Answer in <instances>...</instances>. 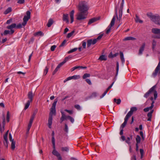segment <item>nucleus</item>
<instances>
[{"label":"nucleus","mask_w":160,"mask_h":160,"mask_svg":"<svg viewBox=\"0 0 160 160\" xmlns=\"http://www.w3.org/2000/svg\"><path fill=\"white\" fill-rule=\"evenodd\" d=\"M77 7L79 11L84 14H86V15H87L89 7L87 2L85 1H81L79 2Z\"/></svg>","instance_id":"obj_1"},{"label":"nucleus","mask_w":160,"mask_h":160,"mask_svg":"<svg viewBox=\"0 0 160 160\" xmlns=\"http://www.w3.org/2000/svg\"><path fill=\"white\" fill-rule=\"evenodd\" d=\"M146 15L154 23L160 25V17L159 15H154L152 12H148Z\"/></svg>","instance_id":"obj_2"},{"label":"nucleus","mask_w":160,"mask_h":160,"mask_svg":"<svg viewBox=\"0 0 160 160\" xmlns=\"http://www.w3.org/2000/svg\"><path fill=\"white\" fill-rule=\"evenodd\" d=\"M156 88V85H155L151 88L149 91L147 92L144 95V97L147 98L149 95L152 92L154 93V99L156 100L157 98L158 93L157 91L155 90Z\"/></svg>","instance_id":"obj_3"},{"label":"nucleus","mask_w":160,"mask_h":160,"mask_svg":"<svg viewBox=\"0 0 160 160\" xmlns=\"http://www.w3.org/2000/svg\"><path fill=\"white\" fill-rule=\"evenodd\" d=\"M56 113L55 108L52 107L50 109V112L49 114V118L48 119V125L49 128H51V125L52 123V114H55Z\"/></svg>","instance_id":"obj_4"},{"label":"nucleus","mask_w":160,"mask_h":160,"mask_svg":"<svg viewBox=\"0 0 160 160\" xmlns=\"http://www.w3.org/2000/svg\"><path fill=\"white\" fill-rule=\"evenodd\" d=\"M61 112L62 114V117L60 118V123H62L63 121L66 120L67 119H69L72 123L74 122V118L70 116H66L64 112L63 111H61Z\"/></svg>","instance_id":"obj_5"},{"label":"nucleus","mask_w":160,"mask_h":160,"mask_svg":"<svg viewBox=\"0 0 160 160\" xmlns=\"http://www.w3.org/2000/svg\"><path fill=\"white\" fill-rule=\"evenodd\" d=\"M124 2L122 1V2L120 4V6L119 10V17L117 16V19L119 21V24L118 27H119L122 24V22H120V21L121 19L122 15V11L123 9V7L124 6Z\"/></svg>","instance_id":"obj_6"},{"label":"nucleus","mask_w":160,"mask_h":160,"mask_svg":"<svg viewBox=\"0 0 160 160\" xmlns=\"http://www.w3.org/2000/svg\"><path fill=\"white\" fill-rule=\"evenodd\" d=\"M26 15H25L23 19V22L22 23V25L23 26H25L29 19L30 18L31 12L29 11H27L26 12Z\"/></svg>","instance_id":"obj_7"},{"label":"nucleus","mask_w":160,"mask_h":160,"mask_svg":"<svg viewBox=\"0 0 160 160\" xmlns=\"http://www.w3.org/2000/svg\"><path fill=\"white\" fill-rule=\"evenodd\" d=\"M152 32L154 34H158L154 37V38L160 39V29L152 28Z\"/></svg>","instance_id":"obj_8"},{"label":"nucleus","mask_w":160,"mask_h":160,"mask_svg":"<svg viewBox=\"0 0 160 160\" xmlns=\"http://www.w3.org/2000/svg\"><path fill=\"white\" fill-rule=\"evenodd\" d=\"M159 71V73L160 74V62H159L156 68L155 71L152 74V75L154 77H155L157 75V73Z\"/></svg>","instance_id":"obj_9"},{"label":"nucleus","mask_w":160,"mask_h":160,"mask_svg":"<svg viewBox=\"0 0 160 160\" xmlns=\"http://www.w3.org/2000/svg\"><path fill=\"white\" fill-rule=\"evenodd\" d=\"M137 109L136 107H132L130 109V111L128 113L126 116L129 118L132 115L133 112L136 111Z\"/></svg>","instance_id":"obj_10"},{"label":"nucleus","mask_w":160,"mask_h":160,"mask_svg":"<svg viewBox=\"0 0 160 160\" xmlns=\"http://www.w3.org/2000/svg\"><path fill=\"white\" fill-rule=\"evenodd\" d=\"M80 78V76L79 75H74L73 76L69 77L68 78L66 79L64 81V82H65L68 81L69 80H71L72 79H79Z\"/></svg>","instance_id":"obj_11"},{"label":"nucleus","mask_w":160,"mask_h":160,"mask_svg":"<svg viewBox=\"0 0 160 160\" xmlns=\"http://www.w3.org/2000/svg\"><path fill=\"white\" fill-rule=\"evenodd\" d=\"M87 47L88 48L90 47L91 44L94 45L96 42V39H94L93 40L91 39H89L87 41Z\"/></svg>","instance_id":"obj_12"},{"label":"nucleus","mask_w":160,"mask_h":160,"mask_svg":"<svg viewBox=\"0 0 160 160\" xmlns=\"http://www.w3.org/2000/svg\"><path fill=\"white\" fill-rule=\"evenodd\" d=\"M85 16H87L86 14H84L83 13H82L80 12L78 17L77 18V19L78 20H81L85 19L86 17Z\"/></svg>","instance_id":"obj_13"},{"label":"nucleus","mask_w":160,"mask_h":160,"mask_svg":"<svg viewBox=\"0 0 160 160\" xmlns=\"http://www.w3.org/2000/svg\"><path fill=\"white\" fill-rule=\"evenodd\" d=\"M14 30H5L3 32V34L5 36L8 34L12 35L14 33Z\"/></svg>","instance_id":"obj_14"},{"label":"nucleus","mask_w":160,"mask_h":160,"mask_svg":"<svg viewBox=\"0 0 160 160\" xmlns=\"http://www.w3.org/2000/svg\"><path fill=\"white\" fill-rule=\"evenodd\" d=\"M34 95V94H33L32 91L28 92V98L29 99L28 101L32 102Z\"/></svg>","instance_id":"obj_15"},{"label":"nucleus","mask_w":160,"mask_h":160,"mask_svg":"<svg viewBox=\"0 0 160 160\" xmlns=\"http://www.w3.org/2000/svg\"><path fill=\"white\" fill-rule=\"evenodd\" d=\"M100 19L99 17L95 18H92L90 19H89L88 22V24L90 25L92 23L95 22L96 21H97V20H99Z\"/></svg>","instance_id":"obj_16"},{"label":"nucleus","mask_w":160,"mask_h":160,"mask_svg":"<svg viewBox=\"0 0 160 160\" xmlns=\"http://www.w3.org/2000/svg\"><path fill=\"white\" fill-rule=\"evenodd\" d=\"M16 24L15 23H13L11 25H8L6 27L7 29L11 30H13V29L16 28Z\"/></svg>","instance_id":"obj_17"},{"label":"nucleus","mask_w":160,"mask_h":160,"mask_svg":"<svg viewBox=\"0 0 160 160\" xmlns=\"http://www.w3.org/2000/svg\"><path fill=\"white\" fill-rule=\"evenodd\" d=\"M68 14H63L62 16V20L63 21L66 22L68 23L69 20L68 19Z\"/></svg>","instance_id":"obj_18"},{"label":"nucleus","mask_w":160,"mask_h":160,"mask_svg":"<svg viewBox=\"0 0 160 160\" xmlns=\"http://www.w3.org/2000/svg\"><path fill=\"white\" fill-rule=\"evenodd\" d=\"M63 65V64L62 62L60 63L57 66L56 69L54 71L52 72V75H54L55 74V73L57 72V71L58 70L59 68Z\"/></svg>","instance_id":"obj_19"},{"label":"nucleus","mask_w":160,"mask_h":160,"mask_svg":"<svg viewBox=\"0 0 160 160\" xmlns=\"http://www.w3.org/2000/svg\"><path fill=\"white\" fill-rule=\"evenodd\" d=\"M129 118V117L127 116H126L124 119V122L122 124L121 126V128H122V129L126 126Z\"/></svg>","instance_id":"obj_20"},{"label":"nucleus","mask_w":160,"mask_h":160,"mask_svg":"<svg viewBox=\"0 0 160 160\" xmlns=\"http://www.w3.org/2000/svg\"><path fill=\"white\" fill-rule=\"evenodd\" d=\"M145 46V43H144L142 44L141 47L140 48L139 51V54H141L142 53V52L144 50V49Z\"/></svg>","instance_id":"obj_21"},{"label":"nucleus","mask_w":160,"mask_h":160,"mask_svg":"<svg viewBox=\"0 0 160 160\" xmlns=\"http://www.w3.org/2000/svg\"><path fill=\"white\" fill-rule=\"evenodd\" d=\"M74 11L72 10L70 12V16L71 19V23H72L74 20Z\"/></svg>","instance_id":"obj_22"},{"label":"nucleus","mask_w":160,"mask_h":160,"mask_svg":"<svg viewBox=\"0 0 160 160\" xmlns=\"http://www.w3.org/2000/svg\"><path fill=\"white\" fill-rule=\"evenodd\" d=\"M154 111L153 110H152L151 111L149 112L147 116L148 117V121H151V118L152 117V114Z\"/></svg>","instance_id":"obj_23"},{"label":"nucleus","mask_w":160,"mask_h":160,"mask_svg":"<svg viewBox=\"0 0 160 160\" xmlns=\"http://www.w3.org/2000/svg\"><path fill=\"white\" fill-rule=\"evenodd\" d=\"M54 22V21L52 18H50L48 20V22L47 24V26L48 27H50L53 24Z\"/></svg>","instance_id":"obj_24"},{"label":"nucleus","mask_w":160,"mask_h":160,"mask_svg":"<svg viewBox=\"0 0 160 160\" xmlns=\"http://www.w3.org/2000/svg\"><path fill=\"white\" fill-rule=\"evenodd\" d=\"M120 58L122 61V63L123 64L125 62L124 59V58L123 54V53L121 52H120Z\"/></svg>","instance_id":"obj_25"},{"label":"nucleus","mask_w":160,"mask_h":160,"mask_svg":"<svg viewBox=\"0 0 160 160\" xmlns=\"http://www.w3.org/2000/svg\"><path fill=\"white\" fill-rule=\"evenodd\" d=\"M52 154L55 156H56L57 157H59L60 155V153L57 151H56L55 149H54L52 152Z\"/></svg>","instance_id":"obj_26"},{"label":"nucleus","mask_w":160,"mask_h":160,"mask_svg":"<svg viewBox=\"0 0 160 160\" xmlns=\"http://www.w3.org/2000/svg\"><path fill=\"white\" fill-rule=\"evenodd\" d=\"M118 55V53L117 52L114 54H113L112 52H111L109 54L108 57L110 58H112L116 57Z\"/></svg>","instance_id":"obj_27"},{"label":"nucleus","mask_w":160,"mask_h":160,"mask_svg":"<svg viewBox=\"0 0 160 160\" xmlns=\"http://www.w3.org/2000/svg\"><path fill=\"white\" fill-rule=\"evenodd\" d=\"M136 40V38L132 37H128L125 38L124 40L127 41V40Z\"/></svg>","instance_id":"obj_28"},{"label":"nucleus","mask_w":160,"mask_h":160,"mask_svg":"<svg viewBox=\"0 0 160 160\" xmlns=\"http://www.w3.org/2000/svg\"><path fill=\"white\" fill-rule=\"evenodd\" d=\"M72 58V56H71V55H69V56H68V57L65 58L64 61L63 62H62V63L63 64L66 62H67L69 59Z\"/></svg>","instance_id":"obj_29"},{"label":"nucleus","mask_w":160,"mask_h":160,"mask_svg":"<svg viewBox=\"0 0 160 160\" xmlns=\"http://www.w3.org/2000/svg\"><path fill=\"white\" fill-rule=\"evenodd\" d=\"M98 59L101 61H106L107 60V58L105 55H102L99 57Z\"/></svg>","instance_id":"obj_30"},{"label":"nucleus","mask_w":160,"mask_h":160,"mask_svg":"<svg viewBox=\"0 0 160 160\" xmlns=\"http://www.w3.org/2000/svg\"><path fill=\"white\" fill-rule=\"evenodd\" d=\"M136 18H135V21L136 22H139L140 23H142L143 22V21L139 19V17L137 15H136Z\"/></svg>","instance_id":"obj_31"},{"label":"nucleus","mask_w":160,"mask_h":160,"mask_svg":"<svg viewBox=\"0 0 160 160\" xmlns=\"http://www.w3.org/2000/svg\"><path fill=\"white\" fill-rule=\"evenodd\" d=\"M116 19V17L115 16H114L112 19V20L111 21V23L110 24V26L111 27H112L114 24L115 22Z\"/></svg>","instance_id":"obj_32"},{"label":"nucleus","mask_w":160,"mask_h":160,"mask_svg":"<svg viewBox=\"0 0 160 160\" xmlns=\"http://www.w3.org/2000/svg\"><path fill=\"white\" fill-rule=\"evenodd\" d=\"M44 34L43 32L40 31L37 32L34 34V35L35 36H42Z\"/></svg>","instance_id":"obj_33"},{"label":"nucleus","mask_w":160,"mask_h":160,"mask_svg":"<svg viewBox=\"0 0 160 160\" xmlns=\"http://www.w3.org/2000/svg\"><path fill=\"white\" fill-rule=\"evenodd\" d=\"M136 144H138L140 142L141 138L139 135H138L137 136V137L136 138Z\"/></svg>","instance_id":"obj_34"},{"label":"nucleus","mask_w":160,"mask_h":160,"mask_svg":"<svg viewBox=\"0 0 160 160\" xmlns=\"http://www.w3.org/2000/svg\"><path fill=\"white\" fill-rule=\"evenodd\" d=\"M119 63L118 61L116 62V72L115 75V76H117L118 72L119 71Z\"/></svg>","instance_id":"obj_35"},{"label":"nucleus","mask_w":160,"mask_h":160,"mask_svg":"<svg viewBox=\"0 0 160 160\" xmlns=\"http://www.w3.org/2000/svg\"><path fill=\"white\" fill-rule=\"evenodd\" d=\"M156 43H157L156 41L155 40H152V48L153 51H154V50L155 49V47L156 46Z\"/></svg>","instance_id":"obj_36"},{"label":"nucleus","mask_w":160,"mask_h":160,"mask_svg":"<svg viewBox=\"0 0 160 160\" xmlns=\"http://www.w3.org/2000/svg\"><path fill=\"white\" fill-rule=\"evenodd\" d=\"M12 11V8L11 7L8 8L4 12V14H7Z\"/></svg>","instance_id":"obj_37"},{"label":"nucleus","mask_w":160,"mask_h":160,"mask_svg":"<svg viewBox=\"0 0 160 160\" xmlns=\"http://www.w3.org/2000/svg\"><path fill=\"white\" fill-rule=\"evenodd\" d=\"M11 142V148L12 150H14L15 148V141H12Z\"/></svg>","instance_id":"obj_38"},{"label":"nucleus","mask_w":160,"mask_h":160,"mask_svg":"<svg viewBox=\"0 0 160 160\" xmlns=\"http://www.w3.org/2000/svg\"><path fill=\"white\" fill-rule=\"evenodd\" d=\"M32 102L28 100L27 101V103L25 104V106L24 107V109L25 110H26V109H27V108H28V107H29V106L30 105V102Z\"/></svg>","instance_id":"obj_39"},{"label":"nucleus","mask_w":160,"mask_h":160,"mask_svg":"<svg viewBox=\"0 0 160 160\" xmlns=\"http://www.w3.org/2000/svg\"><path fill=\"white\" fill-rule=\"evenodd\" d=\"M96 96H97V93L96 92H94L92 93V94L91 96H90L87 97L86 98V99L87 100V99H88V98H92V97H95Z\"/></svg>","instance_id":"obj_40"},{"label":"nucleus","mask_w":160,"mask_h":160,"mask_svg":"<svg viewBox=\"0 0 160 160\" xmlns=\"http://www.w3.org/2000/svg\"><path fill=\"white\" fill-rule=\"evenodd\" d=\"M69 149L68 147H62L61 148V150L62 151H65L66 152H68L69 151Z\"/></svg>","instance_id":"obj_41"},{"label":"nucleus","mask_w":160,"mask_h":160,"mask_svg":"<svg viewBox=\"0 0 160 160\" xmlns=\"http://www.w3.org/2000/svg\"><path fill=\"white\" fill-rule=\"evenodd\" d=\"M113 101L114 102H116L117 104H120L121 102V100L120 99H117L116 98H114Z\"/></svg>","instance_id":"obj_42"},{"label":"nucleus","mask_w":160,"mask_h":160,"mask_svg":"<svg viewBox=\"0 0 160 160\" xmlns=\"http://www.w3.org/2000/svg\"><path fill=\"white\" fill-rule=\"evenodd\" d=\"M52 142L53 145V147L54 149H55V141L54 137H52Z\"/></svg>","instance_id":"obj_43"},{"label":"nucleus","mask_w":160,"mask_h":160,"mask_svg":"<svg viewBox=\"0 0 160 160\" xmlns=\"http://www.w3.org/2000/svg\"><path fill=\"white\" fill-rule=\"evenodd\" d=\"M74 32H75L73 30L71 32L68 33L67 35V38H70L72 36V35L74 33Z\"/></svg>","instance_id":"obj_44"},{"label":"nucleus","mask_w":160,"mask_h":160,"mask_svg":"<svg viewBox=\"0 0 160 160\" xmlns=\"http://www.w3.org/2000/svg\"><path fill=\"white\" fill-rule=\"evenodd\" d=\"M3 118L2 119V127H5V119L4 117V114L3 115Z\"/></svg>","instance_id":"obj_45"},{"label":"nucleus","mask_w":160,"mask_h":160,"mask_svg":"<svg viewBox=\"0 0 160 160\" xmlns=\"http://www.w3.org/2000/svg\"><path fill=\"white\" fill-rule=\"evenodd\" d=\"M9 119H10L9 112V111H8L7 112V117H6V120H7V121L8 122H9Z\"/></svg>","instance_id":"obj_46"},{"label":"nucleus","mask_w":160,"mask_h":160,"mask_svg":"<svg viewBox=\"0 0 160 160\" xmlns=\"http://www.w3.org/2000/svg\"><path fill=\"white\" fill-rule=\"evenodd\" d=\"M90 76V74L86 73L83 75L82 78L83 79H85L89 77Z\"/></svg>","instance_id":"obj_47"},{"label":"nucleus","mask_w":160,"mask_h":160,"mask_svg":"<svg viewBox=\"0 0 160 160\" xmlns=\"http://www.w3.org/2000/svg\"><path fill=\"white\" fill-rule=\"evenodd\" d=\"M3 144L4 146L7 149L8 147V140L3 141Z\"/></svg>","instance_id":"obj_48"},{"label":"nucleus","mask_w":160,"mask_h":160,"mask_svg":"<svg viewBox=\"0 0 160 160\" xmlns=\"http://www.w3.org/2000/svg\"><path fill=\"white\" fill-rule=\"evenodd\" d=\"M78 49L77 48H73L70 50L68 52V54L70 53H72V52H74L76 51V50H77Z\"/></svg>","instance_id":"obj_49"},{"label":"nucleus","mask_w":160,"mask_h":160,"mask_svg":"<svg viewBox=\"0 0 160 160\" xmlns=\"http://www.w3.org/2000/svg\"><path fill=\"white\" fill-rule=\"evenodd\" d=\"M34 118H34L32 116H31L30 120L29 122V123L28 124H29L30 125H32V123L33 122V120H34Z\"/></svg>","instance_id":"obj_50"},{"label":"nucleus","mask_w":160,"mask_h":160,"mask_svg":"<svg viewBox=\"0 0 160 160\" xmlns=\"http://www.w3.org/2000/svg\"><path fill=\"white\" fill-rule=\"evenodd\" d=\"M140 152L141 154V158L142 159L143 157L144 150L142 149H140Z\"/></svg>","instance_id":"obj_51"},{"label":"nucleus","mask_w":160,"mask_h":160,"mask_svg":"<svg viewBox=\"0 0 160 160\" xmlns=\"http://www.w3.org/2000/svg\"><path fill=\"white\" fill-rule=\"evenodd\" d=\"M57 102H58L57 100L56 99H55L54 100V102L52 104V107L55 108L56 105V103H57Z\"/></svg>","instance_id":"obj_52"},{"label":"nucleus","mask_w":160,"mask_h":160,"mask_svg":"<svg viewBox=\"0 0 160 160\" xmlns=\"http://www.w3.org/2000/svg\"><path fill=\"white\" fill-rule=\"evenodd\" d=\"M31 126H32V125L28 124V128L27 130L26 134H28L29 133V131L30 128H31Z\"/></svg>","instance_id":"obj_53"},{"label":"nucleus","mask_w":160,"mask_h":160,"mask_svg":"<svg viewBox=\"0 0 160 160\" xmlns=\"http://www.w3.org/2000/svg\"><path fill=\"white\" fill-rule=\"evenodd\" d=\"M103 36V34H102L100 35H99L97 38L96 39H96V42H97V41L98 40H100L102 38V36Z\"/></svg>","instance_id":"obj_54"},{"label":"nucleus","mask_w":160,"mask_h":160,"mask_svg":"<svg viewBox=\"0 0 160 160\" xmlns=\"http://www.w3.org/2000/svg\"><path fill=\"white\" fill-rule=\"evenodd\" d=\"M64 131L66 133H68V125L66 124H65V128H64Z\"/></svg>","instance_id":"obj_55"},{"label":"nucleus","mask_w":160,"mask_h":160,"mask_svg":"<svg viewBox=\"0 0 160 160\" xmlns=\"http://www.w3.org/2000/svg\"><path fill=\"white\" fill-rule=\"evenodd\" d=\"M74 108L78 110H80L81 109V107L79 105L77 104L74 105Z\"/></svg>","instance_id":"obj_56"},{"label":"nucleus","mask_w":160,"mask_h":160,"mask_svg":"<svg viewBox=\"0 0 160 160\" xmlns=\"http://www.w3.org/2000/svg\"><path fill=\"white\" fill-rule=\"evenodd\" d=\"M12 18H10V19L8 20L6 22V24H9L10 23H12Z\"/></svg>","instance_id":"obj_57"},{"label":"nucleus","mask_w":160,"mask_h":160,"mask_svg":"<svg viewBox=\"0 0 160 160\" xmlns=\"http://www.w3.org/2000/svg\"><path fill=\"white\" fill-rule=\"evenodd\" d=\"M66 42V40H64L63 42L59 46V47H61L65 45Z\"/></svg>","instance_id":"obj_58"},{"label":"nucleus","mask_w":160,"mask_h":160,"mask_svg":"<svg viewBox=\"0 0 160 160\" xmlns=\"http://www.w3.org/2000/svg\"><path fill=\"white\" fill-rule=\"evenodd\" d=\"M22 23L21 24V23H19L18 25H16V28H22Z\"/></svg>","instance_id":"obj_59"},{"label":"nucleus","mask_w":160,"mask_h":160,"mask_svg":"<svg viewBox=\"0 0 160 160\" xmlns=\"http://www.w3.org/2000/svg\"><path fill=\"white\" fill-rule=\"evenodd\" d=\"M18 1L17 3L20 4H23L25 2L24 0H17Z\"/></svg>","instance_id":"obj_60"},{"label":"nucleus","mask_w":160,"mask_h":160,"mask_svg":"<svg viewBox=\"0 0 160 160\" xmlns=\"http://www.w3.org/2000/svg\"><path fill=\"white\" fill-rule=\"evenodd\" d=\"M56 46L55 45H53L51 47V50L52 51H54L55 48H56Z\"/></svg>","instance_id":"obj_61"},{"label":"nucleus","mask_w":160,"mask_h":160,"mask_svg":"<svg viewBox=\"0 0 160 160\" xmlns=\"http://www.w3.org/2000/svg\"><path fill=\"white\" fill-rule=\"evenodd\" d=\"M48 68L46 67L45 68V69L44 70V73L45 74V75H46V74L47 73L48 71Z\"/></svg>","instance_id":"obj_62"},{"label":"nucleus","mask_w":160,"mask_h":160,"mask_svg":"<svg viewBox=\"0 0 160 160\" xmlns=\"http://www.w3.org/2000/svg\"><path fill=\"white\" fill-rule=\"evenodd\" d=\"M64 111L69 113L70 114H72L73 113V112L72 110H70L67 109H65Z\"/></svg>","instance_id":"obj_63"},{"label":"nucleus","mask_w":160,"mask_h":160,"mask_svg":"<svg viewBox=\"0 0 160 160\" xmlns=\"http://www.w3.org/2000/svg\"><path fill=\"white\" fill-rule=\"evenodd\" d=\"M130 138L129 137H128L127 138V140H125V142L128 143V144H129L130 142Z\"/></svg>","instance_id":"obj_64"}]
</instances>
